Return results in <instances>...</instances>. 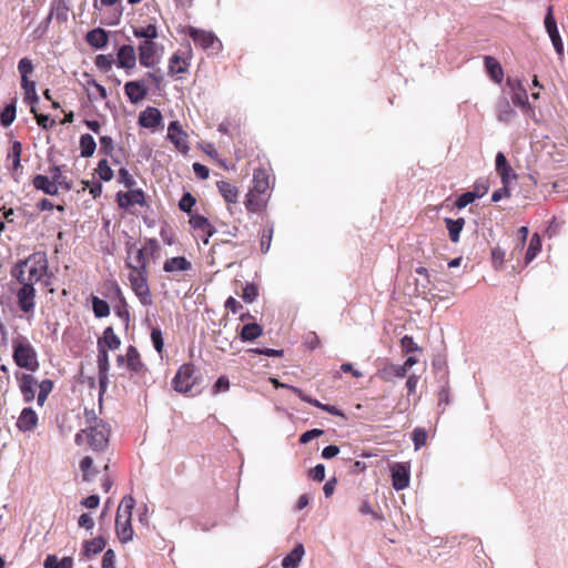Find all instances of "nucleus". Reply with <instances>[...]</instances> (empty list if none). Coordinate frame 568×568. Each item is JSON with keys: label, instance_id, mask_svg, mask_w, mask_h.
Instances as JSON below:
<instances>
[{"label": "nucleus", "instance_id": "f257e3e1", "mask_svg": "<svg viewBox=\"0 0 568 568\" xmlns=\"http://www.w3.org/2000/svg\"><path fill=\"white\" fill-rule=\"evenodd\" d=\"M12 359L14 364L22 369L37 372L40 367L38 354L30 341L22 334H17L12 338Z\"/></svg>", "mask_w": 568, "mask_h": 568}, {"label": "nucleus", "instance_id": "f03ea898", "mask_svg": "<svg viewBox=\"0 0 568 568\" xmlns=\"http://www.w3.org/2000/svg\"><path fill=\"white\" fill-rule=\"evenodd\" d=\"M134 506L135 499L131 495H126L122 498L118 508L115 517V532L122 544H126L133 538L131 517Z\"/></svg>", "mask_w": 568, "mask_h": 568}, {"label": "nucleus", "instance_id": "7ed1b4c3", "mask_svg": "<svg viewBox=\"0 0 568 568\" xmlns=\"http://www.w3.org/2000/svg\"><path fill=\"white\" fill-rule=\"evenodd\" d=\"M92 422L87 429V443L93 452L102 453L106 449L110 442L111 426L102 418H98L92 410Z\"/></svg>", "mask_w": 568, "mask_h": 568}, {"label": "nucleus", "instance_id": "20e7f679", "mask_svg": "<svg viewBox=\"0 0 568 568\" xmlns=\"http://www.w3.org/2000/svg\"><path fill=\"white\" fill-rule=\"evenodd\" d=\"M202 375L193 363H184L181 365L173 377L172 388L180 394H187L193 387L199 385Z\"/></svg>", "mask_w": 568, "mask_h": 568}, {"label": "nucleus", "instance_id": "39448f33", "mask_svg": "<svg viewBox=\"0 0 568 568\" xmlns=\"http://www.w3.org/2000/svg\"><path fill=\"white\" fill-rule=\"evenodd\" d=\"M22 265H26L28 272V281L32 285L39 282L48 272V260L45 251H34Z\"/></svg>", "mask_w": 568, "mask_h": 568}, {"label": "nucleus", "instance_id": "423d86ee", "mask_svg": "<svg viewBox=\"0 0 568 568\" xmlns=\"http://www.w3.org/2000/svg\"><path fill=\"white\" fill-rule=\"evenodd\" d=\"M129 281L134 294L140 300L141 304L149 306L152 304V296L148 284V271L130 273Z\"/></svg>", "mask_w": 568, "mask_h": 568}, {"label": "nucleus", "instance_id": "0eeeda50", "mask_svg": "<svg viewBox=\"0 0 568 568\" xmlns=\"http://www.w3.org/2000/svg\"><path fill=\"white\" fill-rule=\"evenodd\" d=\"M507 85L513 90L511 101L526 114H534V108L528 101V93L520 80H507Z\"/></svg>", "mask_w": 568, "mask_h": 568}, {"label": "nucleus", "instance_id": "6e6552de", "mask_svg": "<svg viewBox=\"0 0 568 568\" xmlns=\"http://www.w3.org/2000/svg\"><path fill=\"white\" fill-rule=\"evenodd\" d=\"M190 225L193 230V236L197 241H202L204 245L209 244V239L213 235L214 230L209 220L200 214L191 215Z\"/></svg>", "mask_w": 568, "mask_h": 568}, {"label": "nucleus", "instance_id": "1a4fd4ad", "mask_svg": "<svg viewBox=\"0 0 568 568\" xmlns=\"http://www.w3.org/2000/svg\"><path fill=\"white\" fill-rule=\"evenodd\" d=\"M98 373H99V397L102 398L103 394L108 389L109 377L108 372L110 369L109 353L105 347L98 343Z\"/></svg>", "mask_w": 568, "mask_h": 568}, {"label": "nucleus", "instance_id": "9d476101", "mask_svg": "<svg viewBox=\"0 0 568 568\" xmlns=\"http://www.w3.org/2000/svg\"><path fill=\"white\" fill-rule=\"evenodd\" d=\"M168 138L174 144L175 149L182 153L187 154L190 151L189 135L182 129L179 121H172L168 126Z\"/></svg>", "mask_w": 568, "mask_h": 568}, {"label": "nucleus", "instance_id": "9b49d317", "mask_svg": "<svg viewBox=\"0 0 568 568\" xmlns=\"http://www.w3.org/2000/svg\"><path fill=\"white\" fill-rule=\"evenodd\" d=\"M392 485L395 490L399 491L409 486L410 467L406 463H394L390 465Z\"/></svg>", "mask_w": 568, "mask_h": 568}, {"label": "nucleus", "instance_id": "f8f14e48", "mask_svg": "<svg viewBox=\"0 0 568 568\" xmlns=\"http://www.w3.org/2000/svg\"><path fill=\"white\" fill-rule=\"evenodd\" d=\"M139 61L140 64L145 68H152L159 63V47L154 41H143L139 48Z\"/></svg>", "mask_w": 568, "mask_h": 568}, {"label": "nucleus", "instance_id": "ddd939ff", "mask_svg": "<svg viewBox=\"0 0 568 568\" xmlns=\"http://www.w3.org/2000/svg\"><path fill=\"white\" fill-rule=\"evenodd\" d=\"M36 290L32 283H23L18 290V306L24 313L33 312Z\"/></svg>", "mask_w": 568, "mask_h": 568}, {"label": "nucleus", "instance_id": "4468645a", "mask_svg": "<svg viewBox=\"0 0 568 568\" xmlns=\"http://www.w3.org/2000/svg\"><path fill=\"white\" fill-rule=\"evenodd\" d=\"M16 378L19 381V388L26 403H30L36 397L37 379L31 374L16 373Z\"/></svg>", "mask_w": 568, "mask_h": 568}, {"label": "nucleus", "instance_id": "2eb2a0df", "mask_svg": "<svg viewBox=\"0 0 568 568\" xmlns=\"http://www.w3.org/2000/svg\"><path fill=\"white\" fill-rule=\"evenodd\" d=\"M189 36L195 43V45L207 50L214 47L216 42H219V39L211 31H205L201 29H196L191 27L189 29Z\"/></svg>", "mask_w": 568, "mask_h": 568}, {"label": "nucleus", "instance_id": "dca6fc26", "mask_svg": "<svg viewBox=\"0 0 568 568\" xmlns=\"http://www.w3.org/2000/svg\"><path fill=\"white\" fill-rule=\"evenodd\" d=\"M116 202L118 205L123 209H128L134 204L144 205V192L140 189H131L128 192H119L116 194Z\"/></svg>", "mask_w": 568, "mask_h": 568}, {"label": "nucleus", "instance_id": "f3484780", "mask_svg": "<svg viewBox=\"0 0 568 568\" xmlns=\"http://www.w3.org/2000/svg\"><path fill=\"white\" fill-rule=\"evenodd\" d=\"M163 271L171 274H178L181 272L187 274V272H193L194 268L192 263L186 257L174 256L165 260L163 263Z\"/></svg>", "mask_w": 568, "mask_h": 568}, {"label": "nucleus", "instance_id": "a211bd4d", "mask_svg": "<svg viewBox=\"0 0 568 568\" xmlns=\"http://www.w3.org/2000/svg\"><path fill=\"white\" fill-rule=\"evenodd\" d=\"M136 64V53L132 45L120 47L116 53V65L122 69H133Z\"/></svg>", "mask_w": 568, "mask_h": 568}, {"label": "nucleus", "instance_id": "6ab92c4d", "mask_svg": "<svg viewBox=\"0 0 568 568\" xmlns=\"http://www.w3.org/2000/svg\"><path fill=\"white\" fill-rule=\"evenodd\" d=\"M38 425V415L32 407H24L18 418L17 427L21 432H31Z\"/></svg>", "mask_w": 568, "mask_h": 568}, {"label": "nucleus", "instance_id": "aec40b11", "mask_svg": "<svg viewBox=\"0 0 568 568\" xmlns=\"http://www.w3.org/2000/svg\"><path fill=\"white\" fill-rule=\"evenodd\" d=\"M125 265L131 270V273L146 272V251H126Z\"/></svg>", "mask_w": 568, "mask_h": 568}, {"label": "nucleus", "instance_id": "412c9836", "mask_svg": "<svg viewBox=\"0 0 568 568\" xmlns=\"http://www.w3.org/2000/svg\"><path fill=\"white\" fill-rule=\"evenodd\" d=\"M124 92L131 103H138L146 97L148 89L140 81H129L124 84Z\"/></svg>", "mask_w": 568, "mask_h": 568}, {"label": "nucleus", "instance_id": "4be33fe9", "mask_svg": "<svg viewBox=\"0 0 568 568\" xmlns=\"http://www.w3.org/2000/svg\"><path fill=\"white\" fill-rule=\"evenodd\" d=\"M496 172L499 174L503 184H509L510 180L516 178L503 152L496 154Z\"/></svg>", "mask_w": 568, "mask_h": 568}, {"label": "nucleus", "instance_id": "5701e85b", "mask_svg": "<svg viewBox=\"0 0 568 568\" xmlns=\"http://www.w3.org/2000/svg\"><path fill=\"white\" fill-rule=\"evenodd\" d=\"M106 546V539L103 536H98L91 540H85L82 545V554L87 558L100 554Z\"/></svg>", "mask_w": 568, "mask_h": 568}, {"label": "nucleus", "instance_id": "b1692460", "mask_svg": "<svg viewBox=\"0 0 568 568\" xmlns=\"http://www.w3.org/2000/svg\"><path fill=\"white\" fill-rule=\"evenodd\" d=\"M32 185L48 195H57L59 193L54 182L47 175L37 174L32 180Z\"/></svg>", "mask_w": 568, "mask_h": 568}, {"label": "nucleus", "instance_id": "393cba45", "mask_svg": "<svg viewBox=\"0 0 568 568\" xmlns=\"http://www.w3.org/2000/svg\"><path fill=\"white\" fill-rule=\"evenodd\" d=\"M126 367L130 372L135 374L141 373L145 368L139 351L133 345H130L126 349Z\"/></svg>", "mask_w": 568, "mask_h": 568}, {"label": "nucleus", "instance_id": "a878e982", "mask_svg": "<svg viewBox=\"0 0 568 568\" xmlns=\"http://www.w3.org/2000/svg\"><path fill=\"white\" fill-rule=\"evenodd\" d=\"M268 187L270 181L266 171L263 169L255 170L253 174V187L250 191L268 196Z\"/></svg>", "mask_w": 568, "mask_h": 568}, {"label": "nucleus", "instance_id": "bb28decb", "mask_svg": "<svg viewBox=\"0 0 568 568\" xmlns=\"http://www.w3.org/2000/svg\"><path fill=\"white\" fill-rule=\"evenodd\" d=\"M21 153L22 144L19 141H14L8 158L12 160L11 174L16 181H19L21 174Z\"/></svg>", "mask_w": 568, "mask_h": 568}, {"label": "nucleus", "instance_id": "cd10ccee", "mask_svg": "<svg viewBox=\"0 0 568 568\" xmlns=\"http://www.w3.org/2000/svg\"><path fill=\"white\" fill-rule=\"evenodd\" d=\"M304 554V546L302 544L295 545L294 548L283 558L282 567L297 568L303 559Z\"/></svg>", "mask_w": 568, "mask_h": 568}, {"label": "nucleus", "instance_id": "c85d7f7f", "mask_svg": "<svg viewBox=\"0 0 568 568\" xmlns=\"http://www.w3.org/2000/svg\"><path fill=\"white\" fill-rule=\"evenodd\" d=\"M85 40L91 47L103 49L108 44L109 36L104 29L95 28L87 33Z\"/></svg>", "mask_w": 568, "mask_h": 568}, {"label": "nucleus", "instance_id": "c756f323", "mask_svg": "<svg viewBox=\"0 0 568 568\" xmlns=\"http://www.w3.org/2000/svg\"><path fill=\"white\" fill-rule=\"evenodd\" d=\"M484 62L486 71L490 79L496 83L500 84L504 79V70L501 64L494 57L490 55H486L484 58Z\"/></svg>", "mask_w": 568, "mask_h": 568}, {"label": "nucleus", "instance_id": "7c9ffc66", "mask_svg": "<svg viewBox=\"0 0 568 568\" xmlns=\"http://www.w3.org/2000/svg\"><path fill=\"white\" fill-rule=\"evenodd\" d=\"M263 334V327L258 323L244 324L239 331V337L242 342H253Z\"/></svg>", "mask_w": 568, "mask_h": 568}, {"label": "nucleus", "instance_id": "2f4dec72", "mask_svg": "<svg viewBox=\"0 0 568 568\" xmlns=\"http://www.w3.org/2000/svg\"><path fill=\"white\" fill-rule=\"evenodd\" d=\"M266 202H267L266 195L250 191L246 194L245 206H246L247 211H250L252 213H257V212H261L265 207Z\"/></svg>", "mask_w": 568, "mask_h": 568}, {"label": "nucleus", "instance_id": "473e14b6", "mask_svg": "<svg viewBox=\"0 0 568 568\" xmlns=\"http://www.w3.org/2000/svg\"><path fill=\"white\" fill-rule=\"evenodd\" d=\"M162 120L161 112L156 108H148L139 116V123L144 128H155Z\"/></svg>", "mask_w": 568, "mask_h": 568}, {"label": "nucleus", "instance_id": "72a5a7b5", "mask_svg": "<svg viewBox=\"0 0 568 568\" xmlns=\"http://www.w3.org/2000/svg\"><path fill=\"white\" fill-rule=\"evenodd\" d=\"M98 343H101L105 349L115 351L121 346L120 337L114 333L112 326H108L103 331L102 337L99 338Z\"/></svg>", "mask_w": 568, "mask_h": 568}, {"label": "nucleus", "instance_id": "f704fd0d", "mask_svg": "<svg viewBox=\"0 0 568 568\" xmlns=\"http://www.w3.org/2000/svg\"><path fill=\"white\" fill-rule=\"evenodd\" d=\"M491 252V262L496 270H499L504 263H511V261L516 258H520L523 251H508L509 256H506L507 251H490Z\"/></svg>", "mask_w": 568, "mask_h": 568}, {"label": "nucleus", "instance_id": "c9c22d12", "mask_svg": "<svg viewBox=\"0 0 568 568\" xmlns=\"http://www.w3.org/2000/svg\"><path fill=\"white\" fill-rule=\"evenodd\" d=\"M220 194L227 203H236L239 197V190L235 185L226 181L217 182Z\"/></svg>", "mask_w": 568, "mask_h": 568}, {"label": "nucleus", "instance_id": "e433bc0d", "mask_svg": "<svg viewBox=\"0 0 568 568\" xmlns=\"http://www.w3.org/2000/svg\"><path fill=\"white\" fill-rule=\"evenodd\" d=\"M79 146L81 156L90 158L97 149V143L91 134L85 133L80 136Z\"/></svg>", "mask_w": 568, "mask_h": 568}, {"label": "nucleus", "instance_id": "4c0bfd02", "mask_svg": "<svg viewBox=\"0 0 568 568\" xmlns=\"http://www.w3.org/2000/svg\"><path fill=\"white\" fill-rule=\"evenodd\" d=\"M92 311L97 318L108 317L110 315V305L105 300L91 295Z\"/></svg>", "mask_w": 568, "mask_h": 568}, {"label": "nucleus", "instance_id": "58836bf2", "mask_svg": "<svg viewBox=\"0 0 568 568\" xmlns=\"http://www.w3.org/2000/svg\"><path fill=\"white\" fill-rule=\"evenodd\" d=\"M114 301H116V303L114 305V313L119 318L122 320V322L125 325V328H128L129 324H130V312H129V305L126 303V300L123 295L119 298H115Z\"/></svg>", "mask_w": 568, "mask_h": 568}, {"label": "nucleus", "instance_id": "ea45409f", "mask_svg": "<svg viewBox=\"0 0 568 568\" xmlns=\"http://www.w3.org/2000/svg\"><path fill=\"white\" fill-rule=\"evenodd\" d=\"M16 105L17 98H13L12 101L7 104L3 110L0 112V123L3 126H9L16 119Z\"/></svg>", "mask_w": 568, "mask_h": 568}, {"label": "nucleus", "instance_id": "a19ab883", "mask_svg": "<svg viewBox=\"0 0 568 568\" xmlns=\"http://www.w3.org/2000/svg\"><path fill=\"white\" fill-rule=\"evenodd\" d=\"M133 34L136 38H143L144 41H154L158 38V28L155 24H148L146 27H134Z\"/></svg>", "mask_w": 568, "mask_h": 568}, {"label": "nucleus", "instance_id": "79ce46f5", "mask_svg": "<svg viewBox=\"0 0 568 568\" xmlns=\"http://www.w3.org/2000/svg\"><path fill=\"white\" fill-rule=\"evenodd\" d=\"M445 223H446V227L448 230L450 240L453 242H457L458 237H459V233L465 225V220L464 219H457V220L445 219Z\"/></svg>", "mask_w": 568, "mask_h": 568}, {"label": "nucleus", "instance_id": "37998d69", "mask_svg": "<svg viewBox=\"0 0 568 568\" xmlns=\"http://www.w3.org/2000/svg\"><path fill=\"white\" fill-rule=\"evenodd\" d=\"M189 63L179 54H173L169 61V71L172 74H181L186 71Z\"/></svg>", "mask_w": 568, "mask_h": 568}, {"label": "nucleus", "instance_id": "c03bdc74", "mask_svg": "<svg viewBox=\"0 0 568 568\" xmlns=\"http://www.w3.org/2000/svg\"><path fill=\"white\" fill-rule=\"evenodd\" d=\"M95 172L98 173L99 178L105 182L111 181L114 176L113 170L111 169L106 159H101L99 161Z\"/></svg>", "mask_w": 568, "mask_h": 568}, {"label": "nucleus", "instance_id": "a18cd8bd", "mask_svg": "<svg viewBox=\"0 0 568 568\" xmlns=\"http://www.w3.org/2000/svg\"><path fill=\"white\" fill-rule=\"evenodd\" d=\"M103 287L106 292H104V296L114 301L115 298H119L123 296V293L121 291L120 285L114 280H108L104 282Z\"/></svg>", "mask_w": 568, "mask_h": 568}, {"label": "nucleus", "instance_id": "49530a36", "mask_svg": "<svg viewBox=\"0 0 568 568\" xmlns=\"http://www.w3.org/2000/svg\"><path fill=\"white\" fill-rule=\"evenodd\" d=\"M49 172L51 180L54 182L58 189L63 187L67 191L71 189L70 183L65 181L67 178L62 174L59 166L51 168Z\"/></svg>", "mask_w": 568, "mask_h": 568}, {"label": "nucleus", "instance_id": "de8ad7c7", "mask_svg": "<svg viewBox=\"0 0 568 568\" xmlns=\"http://www.w3.org/2000/svg\"><path fill=\"white\" fill-rule=\"evenodd\" d=\"M21 88L24 91V100L31 103H37L39 101V97L36 91V83L30 80H24L21 82Z\"/></svg>", "mask_w": 568, "mask_h": 568}, {"label": "nucleus", "instance_id": "09e8293b", "mask_svg": "<svg viewBox=\"0 0 568 568\" xmlns=\"http://www.w3.org/2000/svg\"><path fill=\"white\" fill-rule=\"evenodd\" d=\"M80 468H81V470L83 473L82 479L84 481H91L92 480V476L89 473L90 469L92 470V475H95L98 473V470L95 468H93V459L90 456H85V457H83L81 459Z\"/></svg>", "mask_w": 568, "mask_h": 568}, {"label": "nucleus", "instance_id": "8fccbe9b", "mask_svg": "<svg viewBox=\"0 0 568 568\" xmlns=\"http://www.w3.org/2000/svg\"><path fill=\"white\" fill-rule=\"evenodd\" d=\"M39 387H40V390H39V394H38V397H37V402H38L39 406H42L44 404V402L47 400L48 395L53 389V382L51 379H43L39 384Z\"/></svg>", "mask_w": 568, "mask_h": 568}, {"label": "nucleus", "instance_id": "3c124183", "mask_svg": "<svg viewBox=\"0 0 568 568\" xmlns=\"http://www.w3.org/2000/svg\"><path fill=\"white\" fill-rule=\"evenodd\" d=\"M437 290V286L435 284L432 285L430 278H423V280H416L415 283V294L417 296L419 295H426L430 293L432 291Z\"/></svg>", "mask_w": 568, "mask_h": 568}, {"label": "nucleus", "instance_id": "603ef678", "mask_svg": "<svg viewBox=\"0 0 568 568\" xmlns=\"http://www.w3.org/2000/svg\"><path fill=\"white\" fill-rule=\"evenodd\" d=\"M412 439L415 450H418L426 444L427 432L422 427H417L413 430Z\"/></svg>", "mask_w": 568, "mask_h": 568}, {"label": "nucleus", "instance_id": "864d4df0", "mask_svg": "<svg viewBox=\"0 0 568 568\" xmlns=\"http://www.w3.org/2000/svg\"><path fill=\"white\" fill-rule=\"evenodd\" d=\"M33 63L29 58H22L18 63V70L21 75V82L29 80L28 75L33 72Z\"/></svg>", "mask_w": 568, "mask_h": 568}, {"label": "nucleus", "instance_id": "5fc2aeb1", "mask_svg": "<svg viewBox=\"0 0 568 568\" xmlns=\"http://www.w3.org/2000/svg\"><path fill=\"white\" fill-rule=\"evenodd\" d=\"M151 341H152L154 349L159 354H162L163 347H164V339H163L162 331H161L160 327H158V326L156 327H152V329H151Z\"/></svg>", "mask_w": 568, "mask_h": 568}, {"label": "nucleus", "instance_id": "6e6d98bb", "mask_svg": "<svg viewBox=\"0 0 568 568\" xmlns=\"http://www.w3.org/2000/svg\"><path fill=\"white\" fill-rule=\"evenodd\" d=\"M247 353L255 355H264L267 357H282L284 355V349H275L268 347H255L247 349Z\"/></svg>", "mask_w": 568, "mask_h": 568}, {"label": "nucleus", "instance_id": "4d7b16f0", "mask_svg": "<svg viewBox=\"0 0 568 568\" xmlns=\"http://www.w3.org/2000/svg\"><path fill=\"white\" fill-rule=\"evenodd\" d=\"M257 295H258L257 285L254 283H247L243 287V293H242L241 297L246 303H253L255 301V298L257 297Z\"/></svg>", "mask_w": 568, "mask_h": 568}, {"label": "nucleus", "instance_id": "13d9d810", "mask_svg": "<svg viewBox=\"0 0 568 568\" xmlns=\"http://www.w3.org/2000/svg\"><path fill=\"white\" fill-rule=\"evenodd\" d=\"M114 143L113 139L108 135L100 136V153L105 156L113 158Z\"/></svg>", "mask_w": 568, "mask_h": 568}, {"label": "nucleus", "instance_id": "bf43d9fd", "mask_svg": "<svg viewBox=\"0 0 568 568\" xmlns=\"http://www.w3.org/2000/svg\"><path fill=\"white\" fill-rule=\"evenodd\" d=\"M516 115L515 110L506 101L498 112V120L505 123H509Z\"/></svg>", "mask_w": 568, "mask_h": 568}, {"label": "nucleus", "instance_id": "052dcab7", "mask_svg": "<svg viewBox=\"0 0 568 568\" xmlns=\"http://www.w3.org/2000/svg\"><path fill=\"white\" fill-rule=\"evenodd\" d=\"M94 63L98 69L106 72L112 68L113 58L111 54H99L97 55Z\"/></svg>", "mask_w": 568, "mask_h": 568}, {"label": "nucleus", "instance_id": "680f3d73", "mask_svg": "<svg viewBox=\"0 0 568 568\" xmlns=\"http://www.w3.org/2000/svg\"><path fill=\"white\" fill-rule=\"evenodd\" d=\"M31 112L34 114L38 125L42 129L47 130L55 124V121L49 115L38 113L34 106L31 108Z\"/></svg>", "mask_w": 568, "mask_h": 568}, {"label": "nucleus", "instance_id": "e2e57ef3", "mask_svg": "<svg viewBox=\"0 0 568 568\" xmlns=\"http://www.w3.org/2000/svg\"><path fill=\"white\" fill-rule=\"evenodd\" d=\"M323 434H324L323 429L312 428V429H308V430L304 432L303 434H301L298 442H300V444L305 445V444L310 443L311 440L321 437Z\"/></svg>", "mask_w": 568, "mask_h": 568}, {"label": "nucleus", "instance_id": "0e129e2a", "mask_svg": "<svg viewBox=\"0 0 568 568\" xmlns=\"http://www.w3.org/2000/svg\"><path fill=\"white\" fill-rule=\"evenodd\" d=\"M273 225L267 224L263 227L260 239L261 248H270L273 236Z\"/></svg>", "mask_w": 568, "mask_h": 568}, {"label": "nucleus", "instance_id": "69168bd1", "mask_svg": "<svg viewBox=\"0 0 568 568\" xmlns=\"http://www.w3.org/2000/svg\"><path fill=\"white\" fill-rule=\"evenodd\" d=\"M230 388V379L226 375H221L212 387V394L216 395L223 392L229 390Z\"/></svg>", "mask_w": 568, "mask_h": 568}, {"label": "nucleus", "instance_id": "338daca9", "mask_svg": "<svg viewBox=\"0 0 568 568\" xmlns=\"http://www.w3.org/2000/svg\"><path fill=\"white\" fill-rule=\"evenodd\" d=\"M308 477L317 483H322L325 479V466L317 464L308 470Z\"/></svg>", "mask_w": 568, "mask_h": 568}, {"label": "nucleus", "instance_id": "774afa93", "mask_svg": "<svg viewBox=\"0 0 568 568\" xmlns=\"http://www.w3.org/2000/svg\"><path fill=\"white\" fill-rule=\"evenodd\" d=\"M195 203V197L191 193H185L179 202V207L180 210L190 213Z\"/></svg>", "mask_w": 568, "mask_h": 568}]
</instances>
